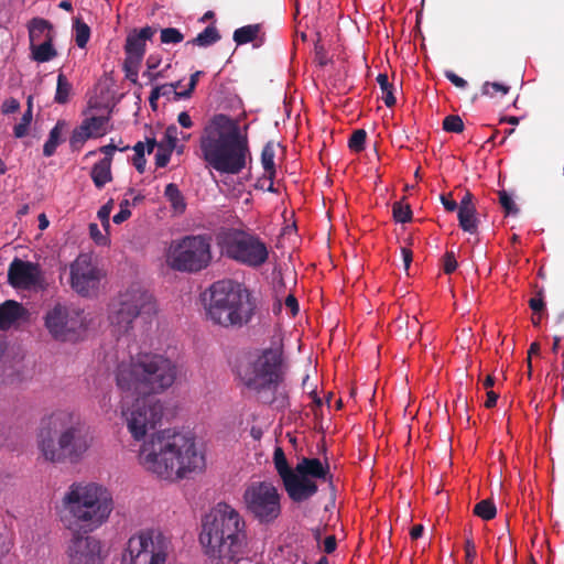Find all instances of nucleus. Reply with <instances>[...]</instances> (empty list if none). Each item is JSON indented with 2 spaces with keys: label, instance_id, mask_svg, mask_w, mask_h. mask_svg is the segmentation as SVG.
<instances>
[{
  "label": "nucleus",
  "instance_id": "9d476101",
  "mask_svg": "<svg viewBox=\"0 0 564 564\" xmlns=\"http://www.w3.org/2000/svg\"><path fill=\"white\" fill-rule=\"evenodd\" d=\"M282 351L269 348L257 358L241 362L237 372L241 382L259 395L274 383L282 382Z\"/></svg>",
  "mask_w": 564,
  "mask_h": 564
},
{
  "label": "nucleus",
  "instance_id": "09e8293b",
  "mask_svg": "<svg viewBox=\"0 0 564 564\" xmlns=\"http://www.w3.org/2000/svg\"><path fill=\"white\" fill-rule=\"evenodd\" d=\"M173 151L164 148L163 142H160L159 149L155 153V165L156 167H165L171 159Z\"/></svg>",
  "mask_w": 564,
  "mask_h": 564
},
{
  "label": "nucleus",
  "instance_id": "72a5a7b5",
  "mask_svg": "<svg viewBox=\"0 0 564 564\" xmlns=\"http://www.w3.org/2000/svg\"><path fill=\"white\" fill-rule=\"evenodd\" d=\"M72 84L68 82L66 76L61 73L57 76V85L54 100L57 104L64 105L69 100L72 93Z\"/></svg>",
  "mask_w": 564,
  "mask_h": 564
},
{
  "label": "nucleus",
  "instance_id": "3c124183",
  "mask_svg": "<svg viewBox=\"0 0 564 564\" xmlns=\"http://www.w3.org/2000/svg\"><path fill=\"white\" fill-rule=\"evenodd\" d=\"M457 268V261L453 251L445 252L443 257V270L446 274H452Z\"/></svg>",
  "mask_w": 564,
  "mask_h": 564
},
{
  "label": "nucleus",
  "instance_id": "393cba45",
  "mask_svg": "<svg viewBox=\"0 0 564 564\" xmlns=\"http://www.w3.org/2000/svg\"><path fill=\"white\" fill-rule=\"evenodd\" d=\"M54 36H46L45 41L40 44H30L32 58L39 63H45L57 55V51L53 46Z\"/></svg>",
  "mask_w": 564,
  "mask_h": 564
},
{
  "label": "nucleus",
  "instance_id": "ea45409f",
  "mask_svg": "<svg viewBox=\"0 0 564 564\" xmlns=\"http://www.w3.org/2000/svg\"><path fill=\"white\" fill-rule=\"evenodd\" d=\"M367 132L358 129L352 132L348 141V148L354 152H361L365 149Z\"/></svg>",
  "mask_w": 564,
  "mask_h": 564
},
{
  "label": "nucleus",
  "instance_id": "79ce46f5",
  "mask_svg": "<svg viewBox=\"0 0 564 564\" xmlns=\"http://www.w3.org/2000/svg\"><path fill=\"white\" fill-rule=\"evenodd\" d=\"M142 59L126 57L123 62V70L126 78L133 84H138L139 65Z\"/></svg>",
  "mask_w": 564,
  "mask_h": 564
},
{
  "label": "nucleus",
  "instance_id": "f03ea898",
  "mask_svg": "<svg viewBox=\"0 0 564 564\" xmlns=\"http://www.w3.org/2000/svg\"><path fill=\"white\" fill-rule=\"evenodd\" d=\"M199 149L206 167L220 174L237 175L252 161L248 137L231 117L217 113L205 124Z\"/></svg>",
  "mask_w": 564,
  "mask_h": 564
},
{
  "label": "nucleus",
  "instance_id": "e433bc0d",
  "mask_svg": "<svg viewBox=\"0 0 564 564\" xmlns=\"http://www.w3.org/2000/svg\"><path fill=\"white\" fill-rule=\"evenodd\" d=\"M109 121L108 117H90L83 121V124H87L88 130H91L93 137H102L106 133V126Z\"/></svg>",
  "mask_w": 564,
  "mask_h": 564
},
{
  "label": "nucleus",
  "instance_id": "69168bd1",
  "mask_svg": "<svg viewBox=\"0 0 564 564\" xmlns=\"http://www.w3.org/2000/svg\"><path fill=\"white\" fill-rule=\"evenodd\" d=\"M473 199H474L473 194L470 192H466L458 204V208H465V207L476 208Z\"/></svg>",
  "mask_w": 564,
  "mask_h": 564
},
{
  "label": "nucleus",
  "instance_id": "c9c22d12",
  "mask_svg": "<svg viewBox=\"0 0 564 564\" xmlns=\"http://www.w3.org/2000/svg\"><path fill=\"white\" fill-rule=\"evenodd\" d=\"M474 514L485 521L494 519L497 514V509L492 500L484 499L474 507Z\"/></svg>",
  "mask_w": 564,
  "mask_h": 564
},
{
  "label": "nucleus",
  "instance_id": "f8f14e48",
  "mask_svg": "<svg viewBox=\"0 0 564 564\" xmlns=\"http://www.w3.org/2000/svg\"><path fill=\"white\" fill-rule=\"evenodd\" d=\"M172 541L158 529H143L131 535L123 554V564H165Z\"/></svg>",
  "mask_w": 564,
  "mask_h": 564
},
{
  "label": "nucleus",
  "instance_id": "4c0bfd02",
  "mask_svg": "<svg viewBox=\"0 0 564 564\" xmlns=\"http://www.w3.org/2000/svg\"><path fill=\"white\" fill-rule=\"evenodd\" d=\"M74 29L76 45L80 48L86 47L90 37V28L82 20L76 19L74 22Z\"/></svg>",
  "mask_w": 564,
  "mask_h": 564
},
{
  "label": "nucleus",
  "instance_id": "5701e85b",
  "mask_svg": "<svg viewBox=\"0 0 564 564\" xmlns=\"http://www.w3.org/2000/svg\"><path fill=\"white\" fill-rule=\"evenodd\" d=\"M30 44L45 41L46 36H54L53 25L43 18H33L28 24Z\"/></svg>",
  "mask_w": 564,
  "mask_h": 564
},
{
  "label": "nucleus",
  "instance_id": "5fc2aeb1",
  "mask_svg": "<svg viewBox=\"0 0 564 564\" xmlns=\"http://www.w3.org/2000/svg\"><path fill=\"white\" fill-rule=\"evenodd\" d=\"M129 149H130V147H129V145H126V147H117V145H115V144L111 142V143H109V144H107V145L101 147V148L99 149V151H100L101 153H104V154H105V158H110V159L112 160V155H113V152H115L116 150H119V151H127V150H129Z\"/></svg>",
  "mask_w": 564,
  "mask_h": 564
},
{
  "label": "nucleus",
  "instance_id": "2eb2a0df",
  "mask_svg": "<svg viewBox=\"0 0 564 564\" xmlns=\"http://www.w3.org/2000/svg\"><path fill=\"white\" fill-rule=\"evenodd\" d=\"M243 503L261 523H271L281 514V495L270 481L251 482L243 492Z\"/></svg>",
  "mask_w": 564,
  "mask_h": 564
},
{
  "label": "nucleus",
  "instance_id": "dca6fc26",
  "mask_svg": "<svg viewBox=\"0 0 564 564\" xmlns=\"http://www.w3.org/2000/svg\"><path fill=\"white\" fill-rule=\"evenodd\" d=\"M122 415L131 436L140 441L161 422L163 404L153 398H137L130 408L122 410Z\"/></svg>",
  "mask_w": 564,
  "mask_h": 564
},
{
  "label": "nucleus",
  "instance_id": "774afa93",
  "mask_svg": "<svg viewBox=\"0 0 564 564\" xmlns=\"http://www.w3.org/2000/svg\"><path fill=\"white\" fill-rule=\"evenodd\" d=\"M132 162L139 173H144L147 164L144 155H134Z\"/></svg>",
  "mask_w": 564,
  "mask_h": 564
},
{
  "label": "nucleus",
  "instance_id": "2f4dec72",
  "mask_svg": "<svg viewBox=\"0 0 564 564\" xmlns=\"http://www.w3.org/2000/svg\"><path fill=\"white\" fill-rule=\"evenodd\" d=\"M33 97L29 96L28 98V108L24 111L20 122L14 126L13 134L15 138H23L28 134L29 127L31 124L33 118Z\"/></svg>",
  "mask_w": 564,
  "mask_h": 564
},
{
  "label": "nucleus",
  "instance_id": "a19ab883",
  "mask_svg": "<svg viewBox=\"0 0 564 564\" xmlns=\"http://www.w3.org/2000/svg\"><path fill=\"white\" fill-rule=\"evenodd\" d=\"M393 218L397 223H408L412 218V210L409 205L395 202L392 206Z\"/></svg>",
  "mask_w": 564,
  "mask_h": 564
},
{
  "label": "nucleus",
  "instance_id": "0eeeda50",
  "mask_svg": "<svg viewBox=\"0 0 564 564\" xmlns=\"http://www.w3.org/2000/svg\"><path fill=\"white\" fill-rule=\"evenodd\" d=\"M207 317L223 327H242L254 315L256 304L249 291L231 280H221L212 284Z\"/></svg>",
  "mask_w": 564,
  "mask_h": 564
},
{
  "label": "nucleus",
  "instance_id": "aec40b11",
  "mask_svg": "<svg viewBox=\"0 0 564 564\" xmlns=\"http://www.w3.org/2000/svg\"><path fill=\"white\" fill-rule=\"evenodd\" d=\"M155 32L156 29L149 25L142 28L141 30H132L126 39V57L143 59L145 53V43L153 37Z\"/></svg>",
  "mask_w": 564,
  "mask_h": 564
},
{
  "label": "nucleus",
  "instance_id": "a211bd4d",
  "mask_svg": "<svg viewBox=\"0 0 564 564\" xmlns=\"http://www.w3.org/2000/svg\"><path fill=\"white\" fill-rule=\"evenodd\" d=\"M100 282V271L93 264L88 254H79L70 264L72 289L83 296L96 292Z\"/></svg>",
  "mask_w": 564,
  "mask_h": 564
},
{
  "label": "nucleus",
  "instance_id": "7c9ffc66",
  "mask_svg": "<svg viewBox=\"0 0 564 564\" xmlns=\"http://www.w3.org/2000/svg\"><path fill=\"white\" fill-rule=\"evenodd\" d=\"M259 32L260 24H249L237 29L232 37L237 45H243L256 40Z\"/></svg>",
  "mask_w": 564,
  "mask_h": 564
},
{
  "label": "nucleus",
  "instance_id": "20e7f679",
  "mask_svg": "<svg viewBox=\"0 0 564 564\" xmlns=\"http://www.w3.org/2000/svg\"><path fill=\"white\" fill-rule=\"evenodd\" d=\"M178 376V366L165 354L139 352L117 366V387L139 397L160 394L170 389Z\"/></svg>",
  "mask_w": 564,
  "mask_h": 564
},
{
  "label": "nucleus",
  "instance_id": "f3484780",
  "mask_svg": "<svg viewBox=\"0 0 564 564\" xmlns=\"http://www.w3.org/2000/svg\"><path fill=\"white\" fill-rule=\"evenodd\" d=\"M69 564H102V545L100 540L83 533L73 532L66 551Z\"/></svg>",
  "mask_w": 564,
  "mask_h": 564
},
{
  "label": "nucleus",
  "instance_id": "052dcab7",
  "mask_svg": "<svg viewBox=\"0 0 564 564\" xmlns=\"http://www.w3.org/2000/svg\"><path fill=\"white\" fill-rule=\"evenodd\" d=\"M540 351V345L539 343L534 341L530 345V348H529V351H528V358H527V362H528V376L531 377V373H532V365H531V357L532 355H538Z\"/></svg>",
  "mask_w": 564,
  "mask_h": 564
},
{
  "label": "nucleus",
  "instance_id": "b1692460",
  "mask_svg": "<svg viewBox=\"0 0 564 564\" xmlns=\"http://www.w3.org/2000/svg\"><path fill=\"white\" fill-rule=\"evenodd\" d=\"M90 177L98 189H101L107 183L111 182V159L104 158L96 162L91 167Z\"/></svg>",
  "mask_w": 564,
  "mask_h": 564
},
{
  "label": "nucleus",
  "instance_id": "6e6d98bb",
  "mask_svg": "<svg viewBox=\"0 0 564 564\" xmlns=\"http://www.w3.org/2000/svg\"><path fill=\"white\" fill-rule=\"evenodd\" d=\"M89 232L91 238L99 245H106L107 238L101 235L99 227L97 224H90L89 225Z\"/></svg>",
  "mask_w": 564,
  "mask_h": 564
},
{
  "label": "nucleus",
  "instance_id": "f257e3e1",
  "mask_svg": "<svg viewBox=\"0 0 564 564\" xmlns=\"http://www.w3.org/2000/svg\"><path fill=\"white\" fill-rule=\"evenodd\" d=\"M142 466L165 480H178L205 467L195 437L172 430L155 433L140 449Z\"/></svg>",
  "mask_w": 564,
  "mask_h": 564
},
{
  "label": "nucleus",
  "instance_id": "bb28decb",
  "mask_svg": "<svg viewBox=\"0 0 564 564\" xmlns=\"http://www.w3.org/2000/svg\"><path fill=\"white\" fill-rule=\"evenodd\" d=\"M66 128V122L64 120H58L56 124L52 128L48 133V138L43 147V155L46 158L52 156L57 147L64 141L63 131Z\"/></svg>",
  "mask_w": 564,
  "mask_h": 564
},
{
  "label": "nucleus",
  "instance_id": "864d4df0",
  "mask_svg": "<svg viewBox=\"0 0 564 564\" xmlns=\"http://www.w3.org/2000/svg\"><path fill=\"white\" fill-rule=\"evenodd\" d=\"M444 76L457 88L464 89L468 83L453 70H445Z\"/></svg>",
  "mask_w": 564,
  "mask_h": 564
},
{
  "label": "nucleus",
  "instance_id": "603ef678",
  "mask_svg": "<svg viewBox=\"0 0 564 564\" xmlns=\"http://www.w3.org/2000/svg\"><path fill=\"white\" fill-rule=\"evenodd\" d=\"M464 551H465L466 564H473V562L477 555V552H476V545L471 539H467L465 541Z\"/></svg>",
  "mask_w": 564,
  "mask_h": 564
},
{
  "label": "nucleus",
  "instance_id": "de8ad7c7",
  "mask_svg": "<svg viewBox=\"0 0 564 564\" xmlns=\"http://www.w3.org/2000/svg\"><path fill=\"white\" fill-rule=\"evenodd\" d=\"M177 134H178L177 127L175 124L169 126L165 129L164 140L162 141L164 144V148L171 149L172 151H174V149L176 148V143H177Z\"/></svg>",
  "mask_w": 564,
  "mask_h": 564
},
{
  "label": "nucleus",
  "instance_id": "6ab92c4d",
  "mask_svg": "<svg viewBox=\"0 0 564 564\" xmlns=\"http://www.w3.org/2000/svg\"><path fill=\"white\" fill-rule=\"evenodd\" d=\"M8 281L15 289L30 290L45 288L44 276L40 265L15 258L9 265Z\"/></svg>",
  "mask_w": 564,
  "mask_h": 564
},
{
  "label": "nucleus",
  "instance_id": "13d9d810",
  "mask_svg": "<svg viewBox=\"0 0 564 564\" xmlns=\"http://www.w3.org/2000/svg\"><path fill=\"white\" fill-rule=\"evenodd\" d=\"M441 202L447 212H454L458 209V204L449 195H441Z\"/></svg>",
  "mask_w": 564,
  "mask_h": 564
},
{
  "label": "nucleus",
  "instance_id": "6e6552de",
  "mask_svg": "<svg viewBox=\"0 0 564 564\" xmlns=\"http://www.w3.org/2000/svg\"><path fill=\"white\" fill-rule=\"evenodd\" d=\"M273 464L288 497L295 503L315 496L318 491L316 479L325 480L329 475L328 464L318 458L303 457L294 468L291 467L281 447L274 449Z\"/></svg>",
  "mask_w": 564,
  "mask_h": 564
},
{
  "label": "nucleus",
  "instance_id": "f704fd0d",
  "mask_svg": "<svg viewBox=\"0 0 564 564\" xmlns=\"http://www.w3.org/2000/svg\"><path fill=\"white\" fill-rule=\"evenodd\" d=\"M377 83L379 84L382 93H383V102L387 107L391 108L395 105L397 100L393 95V85L389 82L388 75L384 73H380L377 76Z\"/></svg>",
  "mask_w": 564,
  "mask_h": 564
},
{
  "label": "nucleus",
  "instance_id": "680f3d73",
  "mask_svg": "<svg viewBox=\"0 0 564 564\" xmlns=\"http://www.w3.org/2000/svg\"><path fill=\"white\" fill-rule=\"evenodd\" d=\"M337 542L335 535H328L323 542L324 552L327 554L333 553L336 550Z\"/></svg>",
  "mask_w": 564,
  "mask_h": 564
},
{
  "label": "nucleus",
  "instance_id": "e2e57ef3",
  "mask_svg": "<svg viewBox=\"0 0 564 564\" xmlns=\"http://www.w3.org/2000/svg\"><path fill=\"white\" fill-rule=\"evenodd\" d=\"M196 86L197 85L195 84V82L189 80L188 87L186 90L175 93V100L189 98L192 96L193 91L195 90Z\"/></svg>",
  "mask_w": 564,
  "mask_h": 564
},
{
  "label": "nucleus",
  "instance_id": "ddd939ff",
  "mask_svg": "<svg viewBox=\"0 0 564 564\" xmlns=\"http://www.w3.org/2000/svg\"><path fill=\"white\" fill-rule=\"evenodd\" d=\"M155 312L156 305L152 294L139 288H131L121 293L112 304L109 321L120 335L132 327L137 317H151Z\"/></svg>",
  "mask_w": 564,
  "mask_h": 564
},
{
  "label": "nucleus",
  "instance_id": "cd10ccee",
  "mask_svg": "<svg viewBox=\"0 0 564 564\" xmlns=\"http://www.w3.org/2000/svg\"><path fill=\"white\" fill-rule=\"evenodd\" d=\"M164 196L170 202L174 213L183 214L186 209V203L184 195L180 191L178 186L174 183H170L165 186Z\"/></svg>",
  "mask_w": 564,
  "mask_h": 564
},
{
  "label": "nucleus",
  "instance_id": "a878e982",
  "mask_svg": "<svg viewBox=\"0 0 564 564\" xmlns=\"http://www.w3.org/2000/svg\"><path fill=\"white\" fill-rule=\"evenodd\" d=\"M275 144L272 141H269L264 144L261 151V164L264 170V176L262 181H272L275 177L276 170H275ZM261 180H259L258 183H260Z\"/></svg>",
  "mask_w": 564,
  "mask_h": 564
},
{
  "label": "nucleus",
  "instance_id": "1a4fd4ad",
  "mask_svg": "<svg viewBox=\"0 0 564 564\" xmlns=\"http://www.w3.org/2000/svg\"><path fill=\"white\" fill-rule=\"evenodd\" d=\"M221 254L240 264L260 268L269 259L267 243L256 234L240 229H229L218 235Z\"/></svg>",
  "mask_w": 564,
  "mask_h": 564
},
{
  "label": "nucleus",
  "instance_id": "c03bdc74",
  "mask_svg": "<svg viewBox=\"0 0 564 564\" xmlns=\"http://www.w3.org/2000/svg\"><path fill=\"white\" fill-rule=\"evenodd\" d=\"M443 129L446 132L460 133L464 131V122L459 116L449 115L443 120Z\"/></svg>",
  "mask_w": 564,
  "mask_h": 564
},
{
  "label": "nucleus",
  "instance_id": "a18cd8bd",
  "mask_svg": "<svg viewBox=\"0 0 564 564\" xmlns=\"http://www.w3.org/2000/svg\"><path fill=\"white\" fill-rule=\"evenodd\" d=\"M113 208V199L110 198L105 205L100 207L97 213L98 219L101 223V226L105 230H108L110 227V214Z\"/></svg>",
  "mask_w": 564,
  "mask_h": 564
},
{
  "label": "nucleus",
  "instance_id": "49530a36",
  "mask_svg": "<svg viewBox=\"0 0 564 564\" xmlns=\"http://www.w3.org/2000/svg\"><path fill=\"white\" fill-rule=\"evenodd\" d=\"M499 203L502 206V208L505 209L506 214H508V215L518 214L519 208L517 207L512 197L506 191L499 192Z\"/></svg>",
  "mask_w": 564,
  "mask_h": 564
},
{
  "label": "nucleus",
  "instance_id": "8fccbe9b",
  "mask_svg": "<svg viewBox=\"0 0 564 564\" xmlns=\"http://www.w3.org/2000/svg\"><path fill=\"white\" fill-rule=\"evenodd\" d=\"M529 306L534 312V314H540L544 312L545 303L542 290L538 291L535 296L530 299Z\"/></svg>",
  "mask_w": 564,
  "mask_h": 564
},
{
  "label": "nucleus",
  "instance_id": "c85d7f7f",
  "mask_svg": "<svg viewBox=\"0 0 564 564\" xmlns=\"http://www.w3.org/2000/svg\"><path fill=\"white\" fill-rule=\"evenodd\" d=\"M457 217L459 227L469 234H475L478 229V219L476 208H458Z\"/></svg>",
  "mask_w": 564,
  "mask_h": 564
},
{
  "label": "nucleus",
  "instance_id": "7ed1b4c3",
  "mask_svg": "<svg viewBox=\"0 0 564 564\" xmlns=\"http://www.w3.org/2000/svg\"><path fill=\"white\" fill-rule=\"evenodd\" d=\"M87 424L72 412L59 410L41 420L36 435L37 448L50 463L77 464L93 445Z\"/></svg>",
  "mask_w": 564,
  "mask_h": 564
},
{
  "label": "nucleus",
  "instance_id": "bf43d9fd",
  "mask_svg": "<svg viewBox=\"0 0 564 564\" xmlns=\"http://www.w3.org/2000/svg\"><path fill=\"white\" fill-rule=\"evenodd\" d=\"M284 304L290 308L292 316H295L299 313V302L293 294H289L286 296Z\"/></svg>",
  "mask_w": 564,
  "mask_h": 564
},
{
  "label": "nucleus",
  "instance_id": "412c9836",
  "mask_svg": "<svg viewBox=\"0 0 564 564\" xmlns=\"http://www.w3.org/2000/svg\"><path fill=\"white\" fill-rule=\"evenodd\" d=\"M28 311L17 301L8 300L0 305V329L7 330L21 319H25Z\"/></svg>",
  "mask_w": 564,
  "mask_h": 564
},
{
  "label": "nucleus",
  "instance_id": "37998d69",
  "mask_svg": "<svg viewBox=\"0 0 564 564\" xmlns=\"http://www.w3.org/2000/svg\"><path fill=\"white\" fill-rule=\"evenodd\" d=\"M183 40V33L176 28H165L161 30V42L163 44H177Z\"/></svg>",
  "mask_w": 564,
  "mask_h": 564
},
{
  "label": "nucleus",
  "instance_id": "4d7b16f0",
  "mask_svg": "<svg viewBox=\"0 0 564 564\" xmlns=\"http://www.w3.org/2000/svg\"><path fill=\"white\" fill-rule=\"evenodd\" d=\"M19 108H20V102L14 98L7 99L2 104V112L6 115L13 113V112L18 111Z\"/></svg>",
  "mask_w": 564,
  "mask_h": 564
},
{
  "label": "nucleus",
  "instance_id": "58836bf2",
  "mask_svg": "<svg viewBox=\"0 0 564 564\" xmlns=\"http://www.w3.org/2000/svg\"><path fill=\"white\" fill-rule=\"evenodd\" d=\"M510 91V86L498 82H485L481 87V93L485 96L495 97L497 94L507 95Z\"/></svg>",
  "mask_w": 564,
  "mask_h": 564
},
{
  "label": "nucleus",
  "instance_id": "39448f33",
  "mask_svg": "<svg viewBox=\"0 0 564 564\" xmlns=\"http://www.w3.org/2000/svg\"><path fill=\"white\" fill-rule=\"evenodd\" d=\"M113 500L107 488L96 482H73L61 502V521L72 532L90 533L109 519Z\"/></svg>",
  "mask_w": 564,
  "mask_h": 564
},
{
  "label": "nucleus",
  "instance_id": "4be33fe9",
  "mask_svg": "<svg viewBox=\"0 0 564 564\" xmlns=\"http://www.w3.org/2000/svg\"><path fill=\"white\" fill-rule=\"evenodd\" d=\"M281 383H274V387H270L268 391L260 393L258 395L259 400L276 410L286 409L290 405L289 390Z\"/></svg>",
  "mask_w": 564,
  "mask_h": 564
},
{
  "label": "nucleus",
  "instance_id": "473e14b6",
  "mask_svg": "<svg viewBox=\"0 0 564 564\" xmlns=\"http://www.w3.org/2000/svg\"><path fill=\"white\" fill-rule=\"evenodd\" d=\"M89 138L94 137L91 130H88L87 124L82 123L79 127L75 128L69 139L72 150L79 151Z\"/></svg>",
  "mask_w": 564,
  "mask_h": 564
},
{
  "label": "nucleus",
  "instance_id": "0e129e2a",
  "mask_svg": "<svg viewBox=\"0 0 564 564\" xmlns=\"http://www.w3.org/2000/svg\"><path fill=\"white\" fill-rule=\"evenodd\" d=\"M196 86L197 85L195 84V82L189 80L188 87L186 90L175 93V100L189 98L192 96L193 91L195 90Z\"/></svg>",
  "mask_w": 564,
  "mask_h": 564
},
{
  "label": "nucleus",
  "instance_id": "c756f323",
  "mask_svg": "<svg viewBox=\"0 0 564 564\" xmlns=\"http://www.w3.org/2000/svg\"><path fill=\"white\" fill-rule=\"evenodd\" d=\"M220 40V34L216 26L208 25L204 29L203 32L197 34L196 37L188 41L186 44L197 45L202 47H207L209 45H213L214 43L218 42Z\"/></svg>",
  "mask_w": 564,
  "mask_h": 564
},
{
  "label": "nucleus",
  "instance_id": "423d86ee",
  "mask_svg": "<svg viewBox=\"0 0 564 564\" xmlns=\"http://www.w3.org/2000/svg\"><path fill=\"white\" fill-rule=\"evenodd\" d=\"M199 541L207 555L231 561L247 545L246 522L235 508L219 502L204 517Z\"/></svg>",
  "mask_w": 564,
  "mask_h": 564
},
{
  "label": "nucleus",
  "instance_id": "9b49d317",
  "mask_svg": "<svg viewBox=\"0 0 564 564\" xmlns=\"http://www.w3.org/2000/svg\"><path fill=\"white\" fill-rule=\"evenodd\" d=\"M210 261V237L206 235L185 236L174 240L166 252L167 265L180 272H199L207 268Z\"/></svg>",
  "mask_w": 564,
  "mask_h": 564
},
{
  "label": "nucleus",
  "instance_id": "4468645a",
  "mask_svg": "<svg viewBox=\"0 0 564 564\" xmlns=\"http://www.w3.org/2000/svg\"><path fill=\"white\" fill-rule=\"evenodd\" d=\"M44 326L56 341L76 343L86 332V317L80 310L56 303L43 317Z\"/></svg>",
  "mask_w": 564,
  "mask_h": 564
},
{
  "label": "nucleus",
  "instance_id": "338daca9",
  "mask_svg": "<svg viewBox=\"0 0 564 564\" xmlns=\"http://www.w3.org/2000/svg\"><path fill=\"white\" fill-rule=\"evenodd\" d=\"M177 122L186 129L192 128L193 121L191 119V116L186 111H182L177 117Z\"/></svg>",
  "mask_w": 564,
  "mask_h": 564
}]
</instances>
